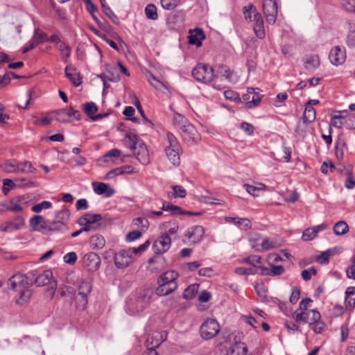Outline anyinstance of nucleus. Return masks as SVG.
Here are the masks:
<instances>
[{"mask_svg":"<svg viewBox=\"0 0 355 355\" xmlns=\"http://www.w3.org/2000/svg\"><path fill=\"white\" fill-rule=\"evenodd\" d=\"M178 272L168 270L163 273L157 279L159 284L155 293L159 296L166 295L178 288Z\"/></svg>","mask_w":355,"mask_h":355,"instance_id":"obj_2","label":"nucleus"},{"mask_svg":"<svg viewBox=\"0 0 355 355\" xmlns=\"http://www.w3.org/2000/svg\"><path fill=\"white\" fill-rule=\"evenodd\" d=\"M337 114L331 116L330 120V126H334L336 128H341L343 126V121L345 119V116L341 114V111H336ZM343 112H346L343 111Z\"/></svg>","mask_w":355,"mask_h":355,"instance_id":"obj_33","label":"nucleus"},{"mask_svg":"<svg viewBox=\"0 0 355 355\" xmlns=\"http://www.w3.org/2000/svg\"><path fill=\"white\" fill-rule=\"evenodd\" d=\"M59 51L61 53V56L64 62H67V59L71 55V49L70 46L67 44L65 42H60V44L58 46Z\"/></svg>","mask_w":355,"mask_h":355,"instance_id":"obj_44","label":"nucleus"},{"mask_svg":"<svg viewBox=\"0 0 355 355\" xmlns=\"http://www.w3.org/2000/svg\"><path fill=\"white\" fill-rule=\"evenodd\" d=\"M234 272L238 275H250L258 273L256 269L252 268L239 267L234 270Z\"/></svg>","mask_w":355,"mask_h":355,"instance_id":"obj_53","label":"nucleus"},{"mask_svg":"<svg viewBox=\"0 0 355 355\" xmlns=\"http://www.w3.org/2000/svg\"><path fill=\"white\" fill-rule=\"evenodd\" d=\"M261 262H262L261 257L259 255H257V254H252V255L248 256L247 257L243 258L241 261V263L252 265V266H254L256 268H257L259 264L261 263Z\"/></svg>","mask_w":355,"mask_h":355,"instance_id":"obj_40","label":"nucleus"},{"mask_svg":"<svg viewBox=\"0 0 355 355\" xmlns=\"http://www.w3.org/2000/svg\"><path fill=\"white\" fill-rule=\"evenodd\" d=\"M98 108L96 104L93 102H87L83 106V112L88 115L91 119L92 116L97 112Z\"/></svg>","mask_w":355,"mask_h":355,"instance_id":"obj_46","label":"nucleus"},{"mask_svg":"<svg viewBox=\"0 0 355 355\" xmlns=\"http://www.w3.org/2000/svg\"><path fill=\"white\" fill-rule=\"evenodd\" d=\"M331 254V250H327L323 252H322L320 255H318L316 258V261L318 263L320 264H327L329 261V258Z\"/></svg>","mask_w":355,"mask_h":355,"instance_id":"obj_58","label":"nucleus"},{"mask_svg":"<svg viewBox=\"0 0 355 355\" xmlns=\"http://www.w3.org/2000/svg\"><path fill=\"white\" fill-rule=\"evenodd\" d=\"M132 224L135 227H141L144 229H148L149 226V222L147 217H138L132 220Z\"/></svg>","mask_w":355,"mask_h":355,"instance_id":"obj_56","label":"nucleus"},{"mask_svg":"<svg viewBox=\"0 0 355 355\" xmlns=\"http://www.w3.org/2000/svg\"><path fill=\"white\" fill-rule=\"evenodd\" d=\"M275 248L276 243L274 241L266 238L262 239L261 242L259 252L263 250H269Z\"/></svg>","mask_w":355,"mask_h":355,"instance_id":"obj_52","label":"nucleus"},{"mask_svg":"<svg viewBox=\"0 0 355 355\" xmlns=\"http://www.w3.org/2000/svg\"><path fill=\"white\" fill-rule=\"evenodd\" d=\"M150 241L148 240L146 241L144 243L141 244L137 248H129L132 254H141L143 252H144L149 246Z\"/></svg>","mask_w":355,"mask_h":355,"instance_id":"obj_59","label":"nucleus"},{"mask_svg":"<svg viewBox=\"0 0 355 355\" xmlns=\"http://www.w3.org/2000/svg\"><path fill=\"white\" fill-rule=\"evenodd\" d=\"M44 223V217L40 215H35L30 219V225L35 231L39 230L38 227L40 224Z\"/></svg>","mask_w":355,"mask_h":355,"instance_id":"obj_54","label":"nucleus"},{"mask_svg":"<svg viewBox=\"0 0 355 355\" xmlns=\"http://www.w3.org/2000/svg\"><path fill=\"white\" fill-rule=\"evenodd\" d=\"M166 26L170 31H176L178 28V12L173 11L167 15Z\"/></svg>","mask_w":355,"mask_h":355,"instance_id":"obj_35","label":"nucleus"},{"mask_svg":"<svg viewBox=\"0 0 355 355\" xmlns=\"http://www.w3.org/2000/svg\"><path fill=\"white\" fill-rule=\"evenodd\" d=\"M199 285L191 284L184 289L182 297L185 300H191L194 298L198 293Z\"/></svg>","mask_w":355,"mask_h":355,"instance_id":"obj_38","label":"nucleus"},{"mask_svg":"<svg viewBox=\"0 0 355 355\" xmlns=\"http://www.w3.org/2000/svg\"><path fill=\"white\" fill-rule=\"evenodd\" d=\"M8 288L11 289L9 284H8ZM31 286V284H26L24 286H17V288H12V290L15 291H17L19 293V297L18 300H17V303L19 304H23L24 302H26L28 300L30 299V297L32 295V292L30 289H28V287Z\"/></svg>","mask_w":355,"mask_h":355,"instance_id":"obj_22","label":"nucleus"},{"mask_svg":"<svg viewBox=\"0 0 355 355\" xmlns=\"http://www.w3.org/2000/svg\"><path fill=\"white\" fill-rule=\"evenodd\" d=\"M55 120L62 123H70L78 121L80 114L78 110H74L71 106L67 109H61L53 112Z\"/></svg>","mask_w":355,"mask_h":355,"instance_id":"obj_6","label":"nucleus"},{"mask_svg":"<svg viewBox=\"0 0 355 355\" xmlns=\"http://www.w3.org/2000/svg\"><path fill=\"white\" fill-rule=\"evenodd\" d=\"M293 316L296 321L297 322H303L304 323H308L309 321V311L305 312L304 311H301L300 312L298 310H296L293 313Z\"/></svg>","mask_w":355,"mask_h":355,"instance_id":"obj_48","label":"nucleus"},{"mask_svg":"<svg viewBox=\"0 0 355 355\" xmlns=\"http://www.w3.org/2000/svg\"><path fill=\"white\" fill-rule=\"evenodd\" d=\"M164 259L161 255H156L149 259L148 262L147 269L151 272H158L163 268Z\"/></svg>","mask_w":355,"mask_h":355,"instance_id":"obj_20","label":"nucleus"},{"mask_svg":"<svg viewBox=\"0 0 355 355\" xmlns=\"http://www.w3.org/2000/svg\"><path fill=\"white\" fill-rule=\"evenodd\" d=\"M134 173V168L132 166H123L110 171L105 176L106 179H112L116 175L123 174H130Z\"/></svg>","mask_w":355,"mask_h":355,"instance_id":"obj_25","label":"nucleus"},{"mask_svg":"<svg viewBox=\"0 0 355 355\" xmlns=\"http://www.w3.org/2000/svg\"><path fill=\"white\" fill-rule=\"evenodd\" d=\"M166 340V335L164 332L155 331L152 336L148 337L146 340V346L153 347H159V345Z\"/></svg>","mask_w":355,"mask_h":355,"instance_id":"obj_21","label":"nucleus"},{"mask_svg":"<svg viewBox=\"0 0 355 355\" xmlns=\"http://www.w3.org/2000/svg\"><path fill=\"white\" fill-rule=\"evenodd\" d=\"M162 8L165 10H173L178 6V0H160Z\"/></svg>","mask_w":355,"mask_h":355,"instance_id":"obj_60","label":"nucleus"},{"mask_svg":"<svg viewBox=\"0 0 355 355\" xmlns=\"http://www.w3.org/2000/svg\"><path fill=\"white\" fill-rule=\"evenodd\" d=\"M304 67L308 70H314L320 65L319 57L315 55H309L304 60Z\"/></svg>","mask_w":355,"mask_h":355,"instance_id":"obj_31","label":"nucleus"},{"mask_svg":"<svg viewBox=\"0 0 355 355\" xmlns=\"http://www.w3.org/2000/svg\"><path fill=\"white\" fill-rule=\"evenodd\" d=\"M165 151H166V156L168 158V159L171 161V162L173 165H175L176 163H177V160H178V158H177V155H178L177 148H165Z\"/></svg>","mask_w":355,"mask_h":355,"instance_id":"obj_57","label":"nucleus"},{"mask_svg":"<svg viewBox=\"0 0 355 355\" xmlns=\"http://www.w3.org/2000/svg\"><path fill=\"white\" fill-rule=\"evenodd\" d=\"M53 272L51 270H46L41 272L37 270H32L24 275L17 273L12 275L8 280V284L11 288H17L19 286H24L26 284H36L37 286H43L51 282Z\"/></svg>","mask_w":355,"mask_h":355,"instance_id":"obj_1","label":"nucleus"},{"mask_svg":"<svg viewBox=\"0 0 355 355\" xmlns=\"http://www.w3.org/2000/svg\"><path fill=\"white\" fill-rule=\"evenodd\" d=\"M248 347L244 343L236 342L229 348L227 355H246Z\"/></svg>","mask_w":355,"mask_h":355,"instance_id":"obj_26","label":"nucleus"},{"mask_svg":"<svg viewBox=\"0 0 355 355\" xmlns=\"http://www.w3.org/2000/svg\"><path fill=\"white\" fill-rule=\"evenodd\" d=\"M220 73L232 84H236L239 82V78L238 75L230 70L227 66L222 65L220 67Z\"/></svg>","mask_w":355,"mask_h":355,"instance_id":"obj_27","label":"nucleus"},{"mask_svg":"<svg viewBox=\"0 0 355 355\" xmlns=\"http://www.w3.org/2000/svg\"><path fill=\"white\" fill-rule=\"evenodd\" d=\"M261 241V235L257 233L252 234L249 237V243L250 246L257 252H259Z\"/></svg>","mask_w":355,"mask_h":355,"instance_id":"obj_43","label":"nucleus"},{"mask_svg":"<svg viewBox=\"0 0 355 355\" xmlns=\"http://www.w3.org/2000/svg\"><path fill=\"white\" fill-rule=\"evenodd\" d=\"M143 144L140 142L136 134L132 132H128L125 135V144L133 153L139 148V145Z\"/></svg>","mask_w":355,"mask_h":355,"instance_id":"obj_24","label":"nucleus"},{"mask_svg":"<svg viewBox=\"0 0 355 355\" xmlns=\"http://www.w3.org/2000/svg\"><path fill=\"white\" fill-rule=\"evenodd\" d=\"M253 30L255 35L259 39H263L266 36L264 28L263 19L261 13L256 12L254 14L253 19Z\"/></svg>","mask_w":355,"mask_h":355,"instance_id":"obj_15","label":"nucleus"},{"mask_svg":"<svg viewBox=\"0 0 355 355\" xmlns=\"http://www.w3.org/2000/svg\"><path fill=\"white\" fill-rule=\"evenodd\" d=\"M317 235L315 234V232L312 229V227H309L306 229L302 236V238L305 241H311L315 239Z\"/></svg>","mask_w":355,"mask_h":355,"instance_id":"obj_64","label":"nucleus"},{"mask_svg":"<svg viewBox=\"0 0 355 355\" xmlns=\"http://www.w3.org/2000/svg\"><path fill=\"white\" fill-rule=\"evenodd\" d=\"M225 222L233 223L241 230H247L251 227V221L247 218H239L225 216L224 218Z\"/></svg>","mask_w":355,"mask_h":355,"instance_id":"obj_18","label":"nucleus"},{"mask_svg":"<svg viewBox=\"0 0 355 355\" xmlns=\"http://www.w3.org/2000/svg\"><path fill=\"white\" fill-rule=\"evenodd\" d=\"M220 326L215 318H207L200 325V335L203 340L214 338L220 332Z\"/></svg>","mask_w":355,"mask_h":355,"instance_id":"obj_4","label":"nucleus"},{"mask_svg":"<svg viewBox=\"0 0 355 355\" xmlns=\"http://www.w3.org/2000/svg\"><path fill=\"white\" fill-rule=\"evenodd\" d=\"M329 59L332 64L341 65L346 59L345 49L338 46L334 47L329 52Z\"/></svg>","mask_w":355,"mask_h":355,"instance_id":"obj_14","label":"nucleus"},{"mask_svg":"<svg viewBox=\"0 0 355 355\" xmlns=\"http://www.w3.org/2000/svg\"><path fill=\"white\" fill-rule=\"evenodd\" d=\"M205 230L202 226L195 225L189 228L185 234L184 242L196 244L199 243L203 238Z\"/></svg>","mask_w":355,"mask_h":355,"instance_id":"obj_8","label":"nucleus"},{"mask_svg":"<svg viewBox=\"0 0 355 355\" xmlns=\"http://www.w3.org/2000/svg\"><path fill=\"white\" fill-rule=\"evenodd\" d=\"M67 230V227L64 222L56 220L53 222L51 224L48 226V231L50 233L55 232H65Z\"/></svg>","mask_w":355,"mask_h":355,"instance_id":"obj_41","label":"nucleus"},{"mask_svg":"<svg viewBox=\"0 0 355 355\" xmlns=\"http://www.w3.org/2000/svg\"><path fill=\"white\" fill-rule=\"evenodd\" d=\"M152 293L150 290H144L139 293L133 304L136 312H141L148 306Z\"/></svg>","mask_w":355,"mask_h":355,"instance_id":"obj_11","label":"nucleus"},{"mask_svg":"<svg viewBox=\"0 0 355 355\" xmlns=\"http://www.w3.org/2000/svg\"><path fill=\"white\" fill-rule=\"evenodd\" d=\"M187 37L189 44L196 45L197 47H200L202 44V40L205 39V35L202 28H195L193 30H189Z\"/></svg>","mask_w":355,"mask_h":355,"instance_id":"obj_16","label":"nucleus"},{"mask_svg":"<svg viewBox=\"0 0 355 355\" xmlns=\"http://www.w3.org/2000/svg\"><path fill=\"white\" fill-rule=\"evenodd\" d=\"M309 321L308 322L309 325H311V324L321 320L320 313L317 310L311 309V310L309 311Z\"/></svg>","mask_w":355,"mask_h":355,"instance_id":"obj_61","label":"nucleus"},{"mask_svg":"<svg viewBox=\"0 0 355 355\" xmlns=\"http://www.w3.org/2000/svg\"><path fill=\"white\" fill-rule=\"evenodd\" d=\"M92 291V284L89 281L83 279L78 286V295L88 296Z\"/></svg>","mask_w":355,"mask_h":355,"instance_id":"obj_37","label":"nucleus"},{"mask_svg":"<svg viewBox=\"0 0 355 355\" xmlns=\"http://www.w3.org/2000/svg\"><path fill=\"white\" fill-rule=\"evenodd\" d=\"M8 222L12 231L21 229L25 224L24 218L21 216H18L13 220H8Z\"/></svg>","mask_w":355,"mask_h":355,"instance_id":"obj_45","label":"nucleus"},{"mask_svg":"<svg viewBox=\"0 0 355 355\" xmlns=\"http://www.w3.org/2000/svg\"><path fill=\"white\" fill-rule=\"evenodd\" d=\"M24 198L21 196L18 197L16 200H10V206L9 207H7V209H8L10 211L15 213L23 211L25 205V202H22Z\"/></svg>","mask_w":355,"mask_h":355,"instance_id":"obj_30","label":"nucleus"},{"mask_svg":"<svg viewBox=\"0 0 355 355\" xmlns=\"http://www.w3.org/2000/svg\"><path fill=\"white\" fill-rule=\"evenodd\" d=\"M145 14L148 19L157 20L158 19L157 8L153 3H149L146 6Z\"/></svg>","mask_w":355,"mask_h":355,"instance_id":"obj_42","label":"nucleus"},{"mask_svg":"<svg viewBox=\"0 0 355 355\" xmlns=\"http://www.w3.org/2000/svg\"><path fill=\"white\" fill-rule=\"evenodd\" d=\"M315 119V109L311 106V105H306L303 116L302 120L304 123H309L313 122Z\"/></svg>","mask_w":355,"mask_h":355,"instance_id":"obj_34","label":"nucleus"},{"mask_svg":"<svg viewBox=\"0 0 355 355\" xmlns=\"http://www.w3.org/2000/svg\"><path fill=\"white\" fill-rule=\"evenodd\" d=\"M92 187L96 194L103 195L106 198L111 197L114 193V190L103 182H93Z\"/></svg>","mask_w":355,"mask_h":355,"instance_id":"obj_19","label":"nucleus"},{"mask_svg":"<svg viewBox=\"0 0 355 355\" xmlns=\"http://www.w3.org/2000/svg\"><path fill=\"white\" fill-rule=\"evenodd\" d=\"M179 134L181 135L182 140L188 144L196 142L199 138L197 130L190 123L185 124L181 127L180 130H179Z\"/></svg>","mask_w":355,"mask_h":355,"instance_id":"obj_9","label":"nucleus"},{"mask_svg":"<svg viewBox=\"0 0 355 355\" xmlns=\"http://www.w3.org/2000/svg\"><path fill=\"white\" fill-rule=\"evenodd\" d=\"M349 231V227L345 221L340 220L334 226V232L338 236L346 234Z\"/></svg>","mask_w":355,"mask_h":355,"instance_id":"obj_39","label":"nucleus"},{"mask_svg":"<svg viewBox=\"0 0 355 355\" xmlns=\"http://www.w3.org/2000/svg\"><path fill=\"white\" fill-rule=\"evenodd\" d=\"M147 78L148 82L150 83L152 86H153L155 89L161 90L163 87H164V85L162 82L158 80L155 76H154L151 73H148L147 75Z\"/></svg>","mask_w":355,"mask_h":355,"instance_id":"obj_49","label":"nucleus"},{"mask_svg":"<svg viewBox=\"0 0 355 355\" xmlns=\"http://www.w3.org/2000/svg\"><path fill=\"white\" fill-rule=\"evenodd\" d=\"M192 76L198 82L211 83L214 78V69L208 64L199 63L191 71Z\"/></svg>","mask_w":355,"mask_h":355,"instance_id":"obj_5","label":"nucleus"},{"mask_svg":"<svg viewBox=\"0 0 355 355\" xmlns=\"http://www.w3.org/2000/svg\"><path fill=\"white\" fill-rule=\"evenodd\" d=\"M102 220V216L99 214L87 213L80 217L78 220L79 225H92L93 226H99L96 223Z\"/></svg>","mask_w":355,"mask_h":355,"instance_id":"obj_17","label":"nucleus"},{"mask_svg":"<svg viewBox=\"0 0 355 355\" xmlns=\"http://www.w3.org/2000/svg\"><path fill=\"white\" fill-rule=\"evenodd\" d=\"M263 10L268 24H274L277 16V3L275 0H263Z\"/></svg>","mask_w":355,"mask_h":355,"instance_id":"obj_7","label":"nucleus"},{"mask_svg":"<svg viewBox=\"0 0 355 355\" xmlns=\"http://www.w3.org/2000/svg\"><path fill=\"white\" fill-rule=\"evenodd\" d=\"M346 146L345 141L340 137H338L336 141L334 147L335 155L338 160H342L343 159L344 150L346 148Z\"/></svg>","mask_w":355,"mask_h":355,"instance_id":"obj_29","label":"nucleus"},{"mask_svg":"<svg viewBox=\"0 0 355 355\" xmlns=\"http://www.w3.org/2000/svg\"><path fill=\"white\" fill-rule=\"evenodd\" d=\"M71 70H74L71 66L67 65L64 69L65 76L71 80L73 85L76 87L81 84V79L79 75L69 72Z\"/></svg>","mask_w":355,"mask_h":355,"instance_id":"obj_36","label":"nucleus"},{"mask_svg":"<svg viewBox=\"0 0 355 355\" xmlns=\"http://www.w3.org/2000/svg\"><path fill=\"white\" fill-rule=\"evenodd\" d=\"M83 264L88 271H96L101 266V258L95 252H88L83 257Z\"/></svg>","mask_w":355,"mask_h":355,"instance_id":"obj_10","label":"nucleus"},{"mask_svg":"<svg viewBox=\"0 0 355 355\" xmlns=\"http://www.w3.org/2000/svg\"><path fill=\"white\" fill-rule=\"evenodd\" d=\"M52 207V203L49 201H42L31 207V211L35 213L40 212L42 209H49Z\"/></svg>","mask_w":355,"mask_h":355,"instance_id":"obj_51","label":"nucleus"},{"mask_svg":"<svg viewBox=\"0 0 355 355\" xmlns=\"http://www.w3.org/2000/svg\"><path fill=\"white\" fill-rule=\"evenodd\" d=\"M172 238L168 235H162L153 243V249L155 254L160 255L166 252L171 246Z\"/></svg>","mask_w":355,"mask_h":355,"instance_id":"obj_13","label":"nucleus"},{"mask_svg":"<svg viewBox=\"0 0 355 355\" xmlns=\"http://www.w3.org/2000/svg\"><path fill=\"white\" fill-rule=\"evenodd\" d=\"M224 96L227 100H230L236 103H241V98L238 92L233 90H226L224 92Z\"/></svg>","mask_w":355,"mask_h":355,"instance_id":"obj_50","label":"nucleus"},{"mask_svg":"<svg viewBox=\"0 0 355 355\" xmlns=\"http://www.w3.org/2000/svg\"><path fill=\"white\" fill-rule=\"evenodd\" d=\"M77 259V254L74 252H68L63 257L64 261L70 265L74 264L76 262Z\"/></svg>","mask_w":355,"mask_h":355,"instance_id":"obj_63","label":"nucleus"},{"mask_svg":"<svg viewBox=\"0 0 355 355\" xmlns=\"http://www.w3.org/2000/svg\"><path fill=\"white\" fill-rule=\"evenodd\" d=\"M137 160L143 165H147L149 163V155L146 146L144 144H140L139 148L133 153Z\"/></svg>","mask_w":355,"mask_h":355,"instance_id":"obj_23","label":"nucleus"},{"mask_svg":"<svg viewBox=\"0 0 355 355\" xmlns=\"http://www.w3.org/2000/svg\"><path fill=\"white\" fill-rule=\"evenodd\" d=\"M132 254L130 249L121 250L114 255V263L119 268H125L132 261Z\"/></svg>","mask_w":355,"mask_h":355,"instance_id":"obj_12","label":"nucleus"},{"mask_svg":"<svg viewBox=\"0 0 355 355\" xmlns=\"http://www.w3.org/2000/svg\"><path fill=\"white\" fill-rule=\"evenodd\" d=\"M0 168L9 173H35L37 171L31 162H18L16 159L6 161Z\"/></svg>","mask_w":355,"mask_h":355,"instance_id":"obj_3","label":"nucleus"},{"mask_svg":"<svg viewBox=\"0 0 355 355\" xmlns=\"http://www.w3.org/2000/svg\"><path fill=\"white\" fill-rule=\"evenodd\" d=\"M101 4L103 12L110 19V20L115 24H119V19L118 17L114 13L112 10L107 4L105 0H101Z\"/></svg>","mask_w":355,"mask_h":355,"instance_id":"obj_32","label":"nucleus"},{"mask_svg":"<svg viewBox=\"0 0 355 355\" xmlns=\"http://www.w3.org/2000/svg\"><path fill=\"white\" fill-rule=\"evenodd\" d=\"M257 12L256 8L252 4H249L243 8V15L246 20L252 19V12L254 14Z\"/></svg>","mask_w":355,"mask_h":355,"instance_id":"obj_62","label":"nucleus"},{"mask_svg":"<svg viewBox=\"0 0 355 355\" xmlns=\"http://www.w3.org/2000/svg\"><path fill=\"white\" fill-rule=\"evenodd\" d=\"M89 245L93 250L102 249L105 245V239L101 234H95L91 236L89 239Z\"/></svg>","mask_w":355,"mask_h":355,"instance_id":"obj_28","label":"nucleus"},{"mask_svg":"<svg viewBox=\"0 0 355 355\" xmlns=\"http://www.w3.org/2000/svg\"><path fill=\"white\" fill-rule=\"evenodd\" d=\"M34 39H35L34 41L35 42V43H37V44H39L40 43L48 42L49 37L46 33H44L43 31H40L39 29H37L35 32Z\"/></svg>","mask_w":355,"mask_h":355,"instance_id":"obj_55","label":"nucleus"},{"mask_svg":"<svg viewBox=\"0 0 355 355\" xmlns=\"http://www.w3.org/2000/svg\"><path fill=\"white\" fill-rule=\"evenodd\" d=\"M262 96L259 93L251 95V101L245 103L246 107L249 109L256 107L261 102Z\"/></svg>","mask_w":355,"mask_h":355,"instance_id":"obj_47","label":"nucleus"}]
</instances>
